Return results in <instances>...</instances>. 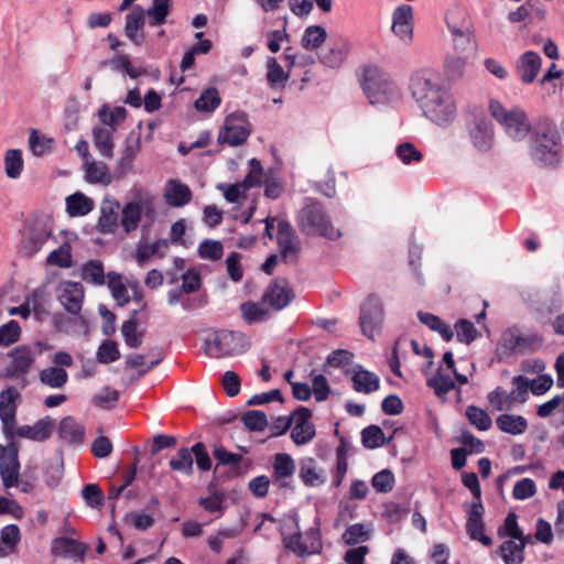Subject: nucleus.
<instances>
[{
    "label": "nucleus",
    "mask_w": 564,
    "mask_h": 564,
    "mask_svg": "<svg viewBox=\"0 0 564 564\" xmlns=\"http://www.w3.org/2000/svg\"><path fill=\"white\" fill-rule=\"evenodd\" d=\"M384 318L382 301L376 294H370L360 306L359 324L365 336L373 339L380 330Z\"/></svg>",
    "instance_id": "12"
},
{
    "label": "nucleus",
    "mask_w": 564,
    "mask_h": 564,
    "mask_svg": "<svg viewBox=\"0 0 564 564\" xmlns=\"http://www.w3.org/2000/svg\"><path fill=\"white\" fill-rule=\"evenodd\" d=\"M58 300L63 307L73 315H78L84 300V288L79 282L61 283Z\"/></svg>",
    "instance_id": "18"
},
{
    "label": "nucleus",
    "mask_w": 564,
    "mask_h": 564,
    "mask_svg": "<svg viewBox=\"0 0 564 564\" xmlns=\"http://www.w3.org/2000/svg\"><path fill=\"white\" fill-rule=\"evenodd\" d=\"M251 133L250 123L245 112L228 115L219 130L217 141L221 144L237 147L247 141Z\"/></svg>",
    "instance_id": "9"
},
{
    "label": "nucleus",
    "mask_w": 564,
    "mask_h": 564,
    "mask_svg": "<svg viewBox=\"0 0 564 564\" xmlns=\"http://www.w3.org/2000/svg\"><path fill=\"white\" fill-rule=\"evenodd\" d=\"M193 463L192 448L182 447L177 451L176 456L170 459L169 466L174 471L189 476L193 474Z\"/></svg>",
    "instance_id": "43"
},
{
    "label": "nucleus",
    "mask_w": 564,
    "mask_h": 564,
    "mask_svg": "<svg viewBox=\"0 0 564 564\" xmlns=\"http://www.w3.org/2000/svg\"><path fill=\"white\" fill-rule=\"evenodd\" d=\"M529 155L539 167H555L562 159V142L557 127L551 122L535 126L529 138Z\"/></svg>",
    "instance_id": "2"
},
{
    "label": "nucleus",
    "mask_w": 564,
    "mask_h": 564,
    "mask_svg": "<svg viewBox=\"0 0 564 564\" xmlns=\"http://www.w3.org/2000/svg\"><path fill=\"white\" fill-rule=\"evenodd\" d=\"M327 39L325 28L321 25L307 26L302 35L301 45L308 51L317 50Z\"/></svg>",
    "instance_id": "40"
},
{
    "label": "nucleus",
    "mask_w": 564,
    "mask_h": 564,
    "mask_svg": "<svg viewBox=\"0 0 564 564\" xmlns=\"http://www.w3.org/2000/svg\"><path fill=\"white\" fill-rule=\"evenodd\" d=\"M297 223L301 231L307 236H319L337 240L341 231L334 227L322 203L310 200L299 213Z\"/></svg>",
    "instance_id": "4"
},
{
    "label": "nucleus",
    "mask_w": 564,
    "mask_h": 564,
    "mask_svg": "<svg viewBox=\"0 0 564 564\" xmlns=\"http://www.w3.org/2000/svg\"><path fill=\"white\" fill-rule=\"evenodd\" d=\"M249 348L247 337L238 332L217 330L205 339V352L212 358L240 355Z\"/></svg>",
    "instance_id": "6"
},
{
    "label": "nucleus",
    "mask_w": 564,
    "mask_h": 564,
    "mask_svg": "<svg viewBox=\"0 0 564 564\" xmlns=\"http://www.w3.org/2000/svg\"><path fill=\"white\" fill-rule=\"evenodd\" d=\"M349 51V42L346 40H340L339 42L323 48L318 54V58L319 62L325 66L336 68L344 63Z\"/></svg>",
    "instance_id": "27"
},
{
    "label": "nucleus",
    "mask_w": 564,
    "mask_h": 564,
    "mask_svg": "<svg viewBox=\"0 0 564 564\" xmlns=\"http://www.w3.org/2000/svg\"><path fill=\"white\" fill-rule=\"evenodd\" d=\"M240 310H241L243 318L248 323L263 322L269 316L268 308H265V307H263L260 304L254 303V302L242 303L241 306H240Z\"/></svg>",
    "instance_id": "54"
},
{
    "label": "nucleus",
    "mask_w": 564,
    "mask_h": 564,
    "mask_svg": "<svg viewBox=\"0 0 564 564\" xmlns=\"http://www.w3.org/2000/svg\"><path fill=\"white\" fill-rule=\"evenodd\" d=\"M299 477L306 486L310 487H316L324 482V477L316 468V464L313 458H306L301 462Z\"/></svg>",
    "instance_id": "41"
},
{
    "label": "nucleus",
    "mask_w": 564,
    "mask_h": 564,
    "mask_svg": "<svg viewBox=\"0 0 564 564\" xmlns=\"http://www.w3.org/2000/svg\"><path fill=\"white\" fill-rule=\"evenodd\" d=\"M513 389L507 399H509V404L507 405V410L511 408L513 401H519L521 403L525 402L528 399V390L530 389V380L524 376H516L512 379Z\"/></svg>",
    "instance_id": "52"
},
{
    "label": "nucleus",
    "mask_w": 564,
    "mask_h": 564,
    "mask_svg": "<svg viewBox=\"0 0 564 564\" xmlns=\"http://www.w3.org/2000/svg\"><path fill=\"white\" fill-rule=\"evenodd\" d=\"M289 79V73H285L282 66L274 57L267 58V80L270 87H283Z\"/></svg>",
    "instance_id": "50"
},
{
    "label": "nucleus",
    "mask_w": 564,
    "mask_h": 564,
    "mask_svg": "<svg viewBox=\"0 0 564 564\" xmlns=\"http://www.w3.org/2000/svg\"><path fill=\"white\" fill-rule=\"evenodd\" d=\"M394 485V475L390 469H382L373 475L371 486L378 492H389Z\"/></svg>",
    "instance_id": "62"
},
{
    "label": "nucleus",
    "mask_w": 564,
    "mask_h": 564,
    "mask_svg": "<svg viewBox=\"0 0 564 564\" xmlns=\"http://www.w3.org/2000/svg\"><path fill=\"white\" fill-rule=\"evenodd\" d=\"M52 232L42 221H34L26 230L22 242L21 251L26 257H32L51 237Z\"/></svg>",
    "instance_id": "17"
},
{
    "label": "nucleus",
    "mask_w": 564,
    "mask_h": 564,
    "mask_svg": "<svg viewBox=\"0 0 564 564\" xmlns=\"http://www.w3.org/2000/svg\"><path fill=\"white\" fill-rule=\"evenodd\" d=\"M107 283L117 304L119 306L127 305L130 301V297L126 285L121 281V275L116 272H108Z\"/></svg>",
    "instance_id": "47"
},
{
    "label": "nucleus",
    "mask_w": 564,
    "mask_h": 564,
    "mask_svg": "<svg viewBox=\"0 0 564 564\" xmlns=\"http://www.w3.org/2000/svg\"><path fill=\"white\" fill-rule=\"evenodd\" d=\"M171 11L172 0H153L148 8V24L152 28L163 25Z\"/></svg>",
    "instance_id": "32"
},
{
    "label": "nucleus",
    "mask_w": 564,
    "mask_h": 564,
    "mask_svg": "<svg viewBox=\"0 0 564 564\" xmlns=\"http://www.w3.org/2000/svg\"><path fill=\"white\" fill-rule=\"evenodd\" d=\"M21 394L14 387H8L0 392V420L3 434H9L17 425V410Z\"/></svg>",
    "instance_id": "13"
},
{
    "label": "nucleus",
    "mask_w": 564,
    "mask_h": 564,
    "mask_svg": "<svg viewBox=\"0 0 564 564\" xmlns=\"http://www.w3.org/2000/svg\"><path fill=\"white\" fill-rule=\"evenodd\" d=\"M489 111L513 141H522L531 134V124L524 110L518 107L506 109L498 100H490Z\"/></svg>",
    "instance_id": "5"
},
{
    "label": "nucleus",
    "mask_w": 564,
    "mask_h": 564,
    "mask_svg": "<svg viewBox=\"0 0 564 564\" xmlns=\"http://www.w3.org/2000/svg\"><path fill=\"white\" fill-rule=\"evenodd\" d=\"M250 172L245 176L242 183L245 188H252L259 186L263 182L264 171L263 167L257 159H251L249 161Z\"/></svg>",
    "instance_id": "61"
},
{
    "label": "nucleus",
    "mask_w": 564,
    "mask_h": 564,
    "mask_svg": "<svg viewBox=\"0 0 564 564\" xmlns=\"http://www.w3.org/2000/svg\"><path fill=\"white\" fill-rule=\"evenodd\" d=\"M245 426L253 432H262L268 426V419L264 412L259 410L247 411L241 417Z\"/></svg>",
    "instance_id": "57"
},
{
    "label": "nucleus",
    "mask_w": 564,
    "mask_h": 564,
    "mask_svg": "<svg viewBox=\"0 0 564 564\" xmlns=\"http://www.w3.org/2000/svg\"><path fill=\"white\" fill-rule=\"evenodd\" d=\"M445 22L451 35L470 29V24L467 20V13L460 7L451 8L445 14Z\"/></svg>",
    "instance_id": "38"
},
{
    "label": "nucleus",
    "mask_w": 564,
    "mask_h": 564,
    "mask_svg": "<svg viewBox=\"0 0 564 564\" xmlns=\"http://www.w3.org/2000/svg\"><path fill=\"white\" fill-rule=\"evenodd\" d=\"M120 204L117 199H104L97 228L102 234H113L118 227Z\"/></svg>",
    "instance_id": "25"
},
{
    "label": "nucleus",
    "mask_w": 564,
    "mask_h": 564,
    "mask_svg": "<svg viewBox=\"0 0 564 564\" xmlns=\"http://www.w3.org/2000/svg\"><path fill=\"white\" fill-rule=\"evenodd\" d=\"M42 354V343H35L33 345H21L15 347L9 354L11 358L7 365L2 377L20 379L30 371L36 356Z\"/></svg>",
    "instance_id": "8"
},
{
    "label": "nucleus",
    "mask_w": 564,
    "mask_h": 564,
    "mask_svg": "<svg viewBox=\"0 0 564 564\" xmlns=\"http://www.w3.org/2000/svg\"><path fill=\"white\" fill-rule=\"evenodd\" d=\"M137 315L138 312L133 311L131 318L126 321L121 326L124 343L130 348H138L142 344V334L138 332Z\"/></svg>",
    "instance_id": "49"
},
{
    "label": "nucleus",
    "mask_w": 564,
    "mask_h": 564,
    "mask_svg": "<svg viewBox=\"0 0 564 564\" xmlns=\"http://www.w3.org/2000/svg\"><path fill=\"white\" fill-rule=\"evenodd\" d=\"M454 328L457 340L467 345L474 341L478 336L475 325L468 319H459Z\"/></svg>",
    "instance_id": "60"
},
{
    "label": "nucleus",
    "mask_w": 564,
    "mask_h": 564,
    "mask_svg": "<svg viewBox=\"0 0 564 564\" xmlns=\"http://www.w3.org/2000/svg\"><path fill=\"white\" fill-rule=\"evenodd\" d=\"M541 65V56L533 51H527L517 59L516 73L523 84H531L538 77Z\"/></svg>",
    "instance_id": "22"
},
{
    "label": "nucleus",
    "mask_w": 564,
    "mask_h": 564,
    "mask_svg": "<svg viewBox=\"0 0 564 564\" xmlns=\"http://www.w3.org/2000/svg\"><path fill=\"white\" fill-rule=\"evenodd\" d=\"M417 318L431 330L438 333L445 341H449L453 338V330L438 316L420 311L417 312Z\"/></svg>",
    "instance_id": "36"
},
{
    "label": "nucleus",
    "mask_w": 564,
    "mask_h": 564,
    "mask_svg": "<svg viewBox=\"0 0 564 564\" xmlns=\"http://www.w3.org/2000/svg\"><path fill=\"white\" fill-rule=\"evenodd\" d=\"M39 378L43 384L52 389H61L67 382L68 375L62 367L52 366L41 370Z\"/></svg>",
    "instance_id": "37"
},
{
    "label": "nucleus",
    "mask_w": 564,
    "mask_h": 564,
    "mask_svg": "<svg viewBox=\"0 0 564 564\" xmlns=\"http://www.w3.org/2000/svg\"><path fill=\"white\" fill-rule=\"evenodd\" d=\"M295 471L294 459L286 453H279L273 460L274 484L280 488L288 487L286 479L292 478Z\"/></svg>",
    "instance_id": "29"
},
{
    "label": "nucleus",
    "mask_w": 564,
    "mask_h": 564,
    "mask_svg": "<svg viewBox=\"0 0 564 564\" xmlns=\"http://www.w3.org/2000/svg\"><path fill=\"white\" fill-rule=\"evenodd\" d=\"M82 278L87 283L94 285L105 284V270L104 265L98 260H89L82 267Z\"/></svg>",
    "instance_id": "48"
},
{
    "label": "nucleus",
    "mask_w": 564,
    "mask_h": 564,
    "mask_svg": "<svg viewBox=\"0 0 564 564\" xmlns=\"http://www.w3.org/2000/svg\"><path fill=\"white\" fill-rule=\"evenodd\" d=\"M292 525H285V530L281 531L283 546L294 553L299 557H306L314 554H321L323 551V540L321 533V520L314 519L311 528L302 532L300 528L299 514L293 512L289 516Z\"/></svg>",
    "instance_id": "3"
},
{
    "label": "nucleus",
    "mask_w": 564,
    "mask_h": 564,
    "mask_svg": "<svg viewBox=\"0 0 564 564\" xmlns=\"http://www.w3.org/2000/svg\"><path fill=\"white\" fill-rule=\"evenodd\" d=\"M466 416L469 423L479 431H487L491 427L492 421L488 413L476 405L467 406Z\"/></svg>",
    "instance_id": "53"
},
{
    "label": "nucleus",
    "mask_w": 564,
    "mask_h": 564,
    "mask_svg": "<svg viewBox=\"0 0 564 564\" xmlns=\"http://www.w3.org/2000/svg\"><path fill=\"white\" fill-rule=\"evenodd\" d=\"M312 411L300 406L293 413L295 424L291 431V438L296 445L310 443L315 436V425L311 422Z\"/></svg>",
    "instance_id": "15"
},
{
    "label": "nucleus",
    "mask_w": 564,
    "mask_h": 564,
    "mask_svg": "<svg viewBox=\"0 0 564 564\" xmlns=\"http://www.w3.org/2000/svg\"><path fill=\"white\" fill-rule=\"evenodd\" d=\"M505 564H522L524 561V543L507 540L499 546Z\"/></svg>",
    "instance_id": "35"
},
{
    "label": "nucleus",
    "mask_w": 564,
    "mask_h": 564,
    "mask_svg": "<svg viewBox=\"0 0 564 564\" xmlns=\"http://www.w3.org/2000/svg\"><path fill=\"white\" fill-rule=\"evenodd\" d=\"M362 88L371 104L387 102L400 96L399 88L390 75L377 67L366 69Z\"/></svg>",
    "instance_id": "7"
},
{
    "label": "nucleus",
    "mask_w": 564,
    "mask_h": 564,
    "mask_svg": "<svg viewBox=\"0 0 564 564\" xmlns=\"http://www.w3.org/2000/svg\"><path fill=\"white\" fill-rule=\"evenodd\" d=\"M426 384L434 390L436 395H443L455 387L452 378L448 375H444L441 369L437 370L434 377L427 379Z\"/></svg>",
    "instance_id": "58"
},
{
    "label": "nucleus",
    "mask_w": 564,
    "mask_h": 564,
    "mask_svg": "<svg viewBox=\"0 0 564 564\" xmlns=\"http://www.w3.org/2000/svg\"><path fill=\"white\" fill-rule=\"evenodd\" d=\"M4 170L9 178L20 177L23 171L22 152L19 149L8 150L4 155Z\"/></svg>",
    "instance_id": "51"
},
{
    "label": "nucleus",
    "mask_w": 564,
    "mask_h": 564,
    "mask_svg": "<svg viewBox=\"0 0 564 564\" xmlns=\"http://www.w3.org/2000/svg\"><path fill=\"white\" fill-rule=\"evenodd\" d=\"M87 550L88 546L85 543L67 536L57 538L52 543L54 556L74 557L80 562L84 561Z\"/></svg>",
    "instance_id": "24"
},
{
    "label": "nucleus",
    "mask_w": 564,
    "mask_h": 564,
    "mask_svg": "<svg viewBox=\"0 0 564 564\" xmlns=\"http://www.w3.org/2000/svg\"><path fill=\"white\" fill-rule=\"evenodd\" d=\"M145 17L148 18V9L143 10L140 6L133 7L126 15L124 35L137 46L144 42Z\"/></svg>",
    "instance_id": "20"
},
{
    "label": "nucleus",
    "mask_w": 564,
    "mask_h": 564,
    "mask_svg": "<svg viewBox=\"0 0 564 564\" xmlns=\"http://www.w3.org/2000/svg\"><path fill=\"white\" fill-rule=\"evenodd\" d=\"M497 427L508 434H523L528 429V421L522 415L501 414L496 419Z\"/></svg>",
    "instance_id": "31"
},
{
    "label": "nucleus",
    "mask_w": 564,
    "mask_h": 564,
    "mask_svg": "<svg viewBox=\"0 0 564 564\" xmlns=\"http://www.w3.org/2000/svg\"><path fill=\"white\" fill-rule=\"evenodd\" d=\"M395 155L403 164L406 165L419 163L423 160L422 152L411 142L400 143L395 149Z\"/></svg>",
    "instance_id": "55"
},
{
    "label": "nucleus",
    "mask_w": 564,
    "mask_h": 564,
    "mask_svg": "<svg viewBox=\"0 0 564 564\" xmlns=\"http://www.w3.org/2000/svg\"><path fill=\"white\" fill-rule=\"evenodd\" d=\"M413 10L411 6L401 4L392 14V32L405 43L413 36Z\"/></svg>",
    "instance_id": "19"
},
{
    "label": "nucleus",
    "mask_w": 564,
    "mask_h": 564,
    "mask_svg": "<svg viewBox=\"0 0 564 564\" xmlns=\"http://www.w3.org/2000/svg\"><path fill=\"white\" fill-rule=\"evenodd\" d=\"M295 294L284 278H276L268 286L262 295L263 303L269 304L273 310L281 311L294 299Z\"/></svg>",
    "instance_id": "14"
},
{
    "label": "nucleus",
    "mask_w": 564,
    "mask_h": 564,
    "mask_svg": "<svg viewBox=\"0 0 564 564\" xmlns=\"http://www.w3.org/2000/svg\"><path fill=\"white\" fill-rule=\"evenodd\" d=\"M167 248L169 241L166 239H160L152 243L140 242L137 247L135 260L140 267H143L154 256L165 257Z\"/></svg>",
    "instance_id": "30"
},
{
    "label": "nucleus",
    "mask_w": 564,
    "mask_h": 564,
    "mask_svg": "<svg viewBox=\"0 0 564 564\" xmlns=\"http://www.w3.org/2000/svg\"><path fill=\"white\" fill-rule=\"evenodd\" d=\"M346 375H350L352 381V388L359 393H372L380 387L379 377L366 369L360 365H356L352 369L346 370Z\"/></svg>",
    "instance_id": "23"
},
{
    "label": "nucleus",
    "mask_w": 564,
    "mask_h": 564,
    "mask_svg": "<svg viewBox=\"0 0 564 564\" xmlns=\"http://www.w3.org/2000/svg\"><path fill=\"white\" fill-rule=\"evenodd\" d=\"M58 436L69 445H80L85 438V427L73 416H65L61 420Z\"/></svg>",
    "instance_id": "26"
},
{
    "label": "nucleus",
    "mask_w": 564,
    "mask_h": 564,
    "mask_svg": "<svg viewBox=\"0 0 564 564\" xmlns=\"http://www.w3.org/2000/svg\"><path fill=\"white\" fill-rule=\"evenodd\" d=\"M94 209V202L83 193H75L66 198V210L69 216H85Z\"/></svg>",
    "instance_id": "34"
},
{
    "label": "nucleus",
    "mask_w": 564,
    "mask_h": 564,
    "mask_svg": "<svg viewBox=\"0 0 564 564\" xmlns=\"http://www.w3.org/2000/svg\"><path fill=\"white\" fill-rule=\"evenodd\" d=\"M54 429V420L50 416H45L36 421L33 425H21L13 426V430L9 434H4L7 438L11 440L14 436L28 438L33 442L46 441Z\"/></svg>",
    "instance_id": "16"
},
{
    "label": "nucleus",
    "mask_w": 564,
    "mask_h": 564,
    "mask_svg": "<svg viewBox=\"0 0 564 564\" xmlns=\"http://www.w3.org/2000/svg\"><path fill=\"white\" fill-rule=\"evenodd\" d=\"M469 141L479 153H488L495 145V129L486 116H475L466 124Z\"/></svg>",
    "instance_id": "11"
},
{
    "label": "nucleus",
    "mask_w": 564,
    "mask_h": 564,
    "mask_svg": "<svg viewBox=\"0 0 564 564\" xmlns=\"http://www.w3.org/2000/svg\"><path fill=\"white\" fill-rule=\"evenodd\" d=\"M392 440L384 437L382 429L378 425H369L361 431V443L368 449H375L388 444Z\"/></svg>",
    "instance_id": "42"
},
{
    "label": "nucleus",
    "mask_w": 564,
    "mask_h": 564,
    "mask_svg": "<svg viewBox=\"0 0 564 564\" xmlns=\"http://www.w3.org/2000/svg\"><path fill=\"white\" fill-rule=\"evenodd\" d=\"M107 64L111 65L113 70L126 73L131 78H138L143 74L142 70L132 66L128 55L118 54L110 61H102L99 63V68L105 67Z\"/></svg>",
    "instance_id": "45"
},
{
    "label": "nucleus",
    "mask_w": 564,
    "mask_h": 564,
    "mask_svg": "<svg viewBox=\"0 0 564 564\" xmlns=\"http://www.w3.org/2000/svg\"><path fill=\"white\" fill-rule=\"evenodd\" d=\"M86 180L91 184L109 185L111 177L105 163L86 162L85 163Z\"/></svg>",
    "instance_id": "44"
},
{
    "label": "nucleus",
    "mask_w": 564,
    "mask_h": 564,
    "mask_svg": "<svg viewBox=\"0 0 564 564\" xmlns=\"http://www.w3.org/2000/svg\"><path fill=\"white\" fill-rule=\"evenodd\" d=\"M120 358L118 344L113 340H105L98 348L97 360L101 364H110Z\"/></svg>",
    "instance_id": "63"
},
{
    "label": "nucleus",
    "mask_w": 564,
    "mask_h": 564,
    "mask_svg": "<svg viewBox=\"0 0 564 564\" xmlns=\"http://www.w3.org/2000/svg\"><path fill=\"white\" fill-rule=\"evenodd\" d=\"M409 89L423 115L440 127L449 126L456 117V104L451 91L429 70L414 72Z\"/></svg>",
    "instance_id": "1"
},
{
    "label": "nucleus",
    "mask_w": 564,
    "mask_h": 564,
    "mask_svg": "<svg viewBox=\"0 0 564 564\" xmlns=\"http://www.w3.org/2000/svg\"><path fill=\"white\" fill-rule=\"evenodd\" d=\"M224 254L223 243L218 240L205 239L198 246V256L212 261L220 260Z\"/></svg>",
    "instance_id": "56"
},
{
    "label": "nucleus",
    "mask_w": 564,
    "mask_h": 564,
    "mask_svg": "<svg viewBox=\"0 0 564 564\" xmlns=\"http://www.w3.org/2000/svg\"><path fill=\"white\" fill-rule=\"evenodd\" d=\"M369 539V530L361 523L349 525L343 533V540L347 545H355Z\"/></svg>",
    "instance_id": "59"
},
{
    "label": "nucleus",
    "mask_w": 564,
    "mask_h": 564,
    "mask_svg": "<svg viewBox=\"0 0 564 564\" xmlns=\"http://www.w3.org/2000/svg\"><path fill=\"white\" fill-rule=\"evenodd\" d=\"M18 446L11 442L9 452L6 455L7 460L0 462V476L6 489L18 487L20 477V463L18 458Z\"/></svg>",
    "instance_id": "21"
},
{
    "label": "nucleus",
    "mask_w": 564,
    "mask_h": 564,
    "mask_svg": "<svg viewBox=\"0 0 564 564\" xmlns=\"http://www.w3.org/2000/svg\"><path fill=\"white\" fill-rule=\"evenodd\" d=\"M142 218V206L137 202L127 203L121 213V227L124 232L129 234L135 230L139 226V223Z\"/></svg>",
    "instance_id": "33"
},
{
    "label": "nucleus",
    "mask_w": 564,
    "mask_h": 564,
    "mask_svg": "<svg viewBox=\"0 0 564 564\" xmlns=\"http://www.w3.org/2000/svg\"><path fill=\"white\" fill-rule=\"evenodd\" d=\"M221 102V98L216 87H209L202 91L195 101V108L202 112L215 111Z\"/></svg>",
    "instance_id": "46"
},
{
    "label": "nucleus",
    "mask_w": 564,
    "mask_h": 564,
    "mask_svg": "<svg viewBox=\"0 0 564 564\" xmlns=\"http://www.w3.org/2000/svg\"><path fill=\"white\" fill-rule=\"evenodd\" d=\"M112 129H107L104 127H97L93 130V142L95 148L99 151V153L106 158L112 156L113 151V140H112Z\"/></svg>",
    "instance_id": "39"
},
{
    "label": "nucleus",
    "mask_w": 564,
    "mask_h": 564,
    "mask_svg": "<svg viewBox=\"0 0 564 564\" xmlns=\"http://www.w3.org/2000/svg\"><path fill=\"white\" fill-rule=\"evenodd\" d=\"M542 346V337L532 334L523 336L516 327L506 329L498 343V350L502 355L533 352Z\"/></svg>",
    "instance_id": "10"
},
{
    "label": "nucleus",
    "mask_w": 564,
    "mask_h": 564,
    "mask_svg": "<svg viewBox=\"0 0 564 564\" xmlns=\"http://www.w3.org/2000/svg\"><path fill=\"white\" fill-rule=\"evenodd\" d=\"M21 328L17 321H10L0 327V345L9 346L19 340Z\"/></svg>",
    "instance_id": "64"
},
{
    "label": "nucleus",
    "mask_w": 564,
    "mask_h": 564,
    "mask_svg": "<svg viewBox=\"0 0 564 564\" xmlns=\"http://www.w3.org/2000/svg\"><path fill=\"white\" fill-rule=\"evenodd\" d=\"M164 198L169 206L183 207L192 200V191L181 181L170 180L164 191Z\"/></svg>",
    "instance_id": "28"
}]
</instances>
